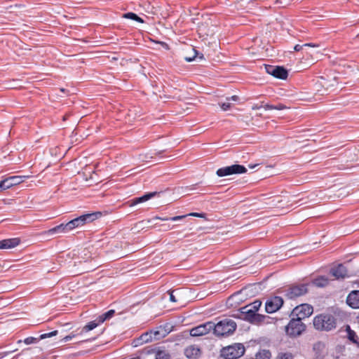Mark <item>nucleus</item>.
<instances>
[{
  "mask_svg": "<svg viewBox=\"0 0 359 359\" xmlns=\"http://www.w3.org/2000/svg\"><path fill=\"white\" fill-rule=\"evenodd\" d=\"M313 325L316 330L330 332L337 327V319L330 313H321L314 317Z\"/></svg>",
  "mask_w": 359,
  "mask_h": 359,
  "instance_id": "f257e3e1",
  "label": "nucleus"
},
{
  "mask_svg": "<svg viewBox=\"0 0 359 359\" xmlns=\"http://www.w3.org/2000/svg\"><path fill=\"white\" fill-rule=\"evenodd\" d=\"M236 323L231 319H224L215 324L212 327L213 332L219 337L229 336L233 334L236 329Z\"/></svg>",
  "mask_w": 359,
  "mask_h": 359,
  "instance_id": "f03ea898",
  "label": "nucleus"
},
{
  "mask_svg": "<svg viewBox=\"0 0 359 359\" xmlns=\"http://www.w3.org/2000/svg\"><path fill=\"white\" fill-rule=\"evenodd\" d=\"M245 353V347L242 344H234L221 350V356L224 359H237Z\"/></svg>",
  "mask_w": 359,
  "mask_h": 359,
  "instance_id": "7ed1b4c3",
  "label": "nucleus"
},
{
  "mask_svg": "<svg viewBox=\"0 0 359 359\" xmlns=\"http://www.w3.org/2000/svg\"><path fill=\"white\" fill-rule=\"evenodd\" d=\"M306 325L299 318H292L285 327V332L291 337L299 336L305 330Z\"/></svg>",
  "mask_w": 359,
  "mask_h": 359,
  "instance_id": "20e7f679",
  "label": "nucleus"
},
{
  "mask_svg": "<svg viewBox=\"0 0 359 359\" xmlns=\"http://www.w3.org/2000/svg\"><path fill=\"white\" fill-rule=\"evenodd\" d=\"M336 84L337 80L335 77L325 78L321 76L316 82L315 88L318 92L323 95L334 87Z\"/></svg>",
  "mask_w": 359,
  "mask_h": 359,
  "instance_id": "39448f33",
  "label": "nucleus"
},
{
  "mask_svg": "<svg viewBox=\"0 0 359 359\" xmlns=\"http://www.w3.org/2000/svg\"><path fill=\"white\" fill-rule=\"evenodd\" d=\"M239 318L252 323H259L264 320V316L250 310L246 306L240 309Z\"/></svg>",
  "mask_w": 359,
  "mask_h": 359,
  "instance_id": "423d86ee",
  "label": "nucleus"
},
{
  "mask_svg": "<svg viewBox=\"0 0 359 359\" xmlns=\"http://www.w3.org/2000/svg\"><path fill=\"white\" fill-rule=\"evenodd\" d=\"M247 172L245 167L241 165H232L218 169L216 174L218 177H222L235 174H242Z\"/></svg>",
  "mask_w": 359,
  "mask_h": 359,
  "instance_id": "0eeeda50",
  "label": "nucleus"
},
{
  "mask_svg": "<svg viewBox=\"0 0 359 359\" xmlns=\"http://www.w3.org/2000/svg\"><path fill=\"white\" fill-rule=\"evenodd\" d=\"M97 215H100V212H94L90 214L83 215L79 217H76L68 223L72 229V230L82 226L86 223L91 222L94 221L97 218Z\"/></svg>",
  "mask_w": 359,
  "mask_h": 359,
  "instance_id": "6e6552de",
  "label": "nucleus"
},
{
  "mask_svg": "<svg viewBox=\"0 0 359 359\" xmlns=\"http://www.w3.org/2000/svg\"><path fill=\"white\" fill-rule=\"evenodd\" d=\"M308 292V284L292 285L286 290V297L289 299H294Z\"/></svg>",
  "mask_w": 359,
  "mask_h": 359,
  "instance_id": "1a4fd4ad",
  "label": "nucleus"
},
{
  "mask_svg": "<svg viewBox=\"0 0 359 359\" xmlns=\"http://www.w3.org/2000/svg\"><path fill=\"white\" fill-rule=\"evenodd\" d=\"M313 312V308L308 304H303L296 306L292 311V315L297 318L302 320L310 316Z\"/></svg>",
  "mask_w": 359,
  "mask_h": 359,
  "instance_id": "9d476101",
  "label": "nucleus"
},
{
  "mask_svg": "<svg viewBox=\"0 0 359 359\" xmlns=\"http://www.w3.org/2000/svg\"><path fill=\"white\" fill-rule=\"evenodd\" d=\"M266 72L273 76L274 77L280 79H286L288 76V72L283 67L265 65Z\"/></svg>",
  "mask_w": 359,
  "mask_h": 359,
  "instance_id": "9b49d317",
  "label": "nucleus"
},
{
  "mask_svg": "<svg viewBox=\"0 0 359 359\" xmlns=\"http://www.w3.org/2000/svg\"><path fill=\"white\" fill-rule=\"evenodd\" d=\"M214 323L207 322L190 330V335L192 337H200L209 333L212 330Z\"/></svg>",
  "mask_w": 359,
  "mask_h": 359,
  "instance_id": "f8f14e48",
  "label": "nucleus"
},
{
  "mask_svg": "<svg viewBox=\"0 0 359 359\" xmlns=\"http://www.w3.org/2000/svg\"><path fill=\"white\" fill-rule=\"evenodd\" d=\"M283 304V300L280 297H274L269 299L265 304L266 311L272 313L278 311Z\"/></svg>",
  "mask_w": 359,
  "mask_h": 359,
  "instance_id": "ddd939ff",
  "label": "nucleus"
},
{
  "mask_svg": "<svg viewBox=\"0 0 359 359\" xmlns=\"http://www.w3.org/2000/svg\"><path fill=\"white\" fill-rule=\"evenodd\" d=\"M312 350L314 353V359H323L327 354L326 344L321 341L314 343Z\"/></svg>",
  "mask_w": 359,
  "mask_h": 359,
  "instance_id": "4468645a",
  "label": "nucleus"
},
{
  "mask_svg": "<svg viewBox=\"0 0 359 359\" xmlns=\"http://www.w3.org/2000/svg\"><path fill=\"white\" fill-rule=\"evenodd\" d=\"M330 274L336 279H344L348 277V272L346 268L343 264H339L333 267L330 270Z\"/></svg>",
  "mask_w": 359,
  "mask_h": 359,
  "instance_id": "2eb2a0df",
  "label": "nucleus"
},
{
  "mask_svg": "<svg viewBox=\"0 0 359 359\" xmlns=\"http://www.w3.org/2000/svg\"><path fill=\"white\" fill-rule=\"evenodd\" d=\"M159 334L158 331H154L151 332H146L142 334L139 338L136 339L134 341V346H137L143 344L144 343H147L152 340V334L155 337Z\"/></svg>",
  "mask_w": 359,
  "mask_h": 359,
  "instance_id": "dca6fc26",
  "label": "nucleus"
},
{
  "mask_svg": "<svg viewBox=\"0 0 359 359\" xmlns=\"http://www.w3.org/2000/svg\"><path fill=\"white\" fill-rule=\"evenodd\" d=\"M347 304L353 309H359V290L352 291L347 297Z\"/></svg>",
  "mask_w": 359,
  "mask_h": 359,
  "instance_id": "f3484780",
  "label": "nucleus"
},
{
  "mask_svg": "<svg viewBox=\"0 0 359 359\" xmlns=\"http://www.w3.org/2000/svg\"><path fill=\"white\" fill-rule=\"evenodd\" d=\"M20 243L18 238H8L0 241V249H11L18 246Z\"/></svg>",
  "mask_w": 359,
  "mask_h": 359,
  "instance_id": "a211bd4d",
  "label": "nucleus"
},
{
  "mask_svg": "<svg viewBox=\"0 0 359 359\" xmlns=\"http://www.w3.org/2000/svg\"><path fill=\"white\" fill-rule=\"evenodd\" d=\"M72 231V229L67 222V224H61L58 226H55L54 228L50 229L48 231V233L50 234L54 233H66Z\"/></svg>",
  "mask_w": 359,
  "mask_h": 359,
  "instance_id": "6ab92c4d",
  "label": "nucleus"
},
{
  "mask_svg": "<svg viewBox=\"0 0 359 359\" xmlns=\"http://www.w3.org/2000/svg\"><path fill=\"white\" fill-rule=\"evenodd\" d=\"M157 194H158V192L154 191V192H149L147 193L144 195H143L141 197L135 198L131 201V205H135L136 204L144 203L145 201H147L148 200L152 198L153 197L156 196Z\"/></svg>",
  "mask_w": 359,
  "mask_h": 359,
  "instance_id": "aec40b11",
  "label": "nucleus"
},
{
  "mask_svg": "<svg viewBox=\"0 0 359 359\" xmlns=\"http://www.w3.org/2000/svg\"><path fill=\"white\" fill-rule=\"evenodd\" d=\"M291 201L288 196H285L284 195L276 196L271 201V205L275 207H282V205L285 203H289Z\"/></svg>",
  "mask_w": 359,
  "mask_h": 359,
  "instance_id": "412c9836",
  "label": "nucleus"
},
{
  "mask_svg": "<svg viewBox=\"0 0 359 359\" xmlns=\"http://www.w3.org/2000/svg\"><path fill=\"white\" fill-rule=\"evenodd\" d=\"M260 108H264L265 110H271V109H276V110H283L285 109H288L287 106L283 104H278L276 105L271 104H265L263 106L255 105L252 107V109H259Z\"/></svg>",
  "mask_w": 359,
  "mask_h": 359,
  "instance_id": "4be33fe9",
  "label": "nucleus"
},
{
  "mask_svg": "<svg viewBox=\"0 0 359 359\" xmlns=\"http://www.w3.org/2000/svg\"><path fill=\"white\" fill-rule=\"evenodd\" d=\"M184 354L189 358H196L200 354V349L191 346L185 349Z\"/></svg>",
  "mask_w": 359,
  "mask_h": 359,
  "instance_id": "5701e85b",
  "label": "nucleus"
},
{
  "mask_svg": "<svg viewBox=\"0 0 359 359\" xmlns=\"http://www.w3.org/2000/svg\"><path fill=\"white\" fill-rule=\"evenodd\" d=\"M312 283L318 287H323L329 284V279L325 276H319L313 280Z\"/></svg>",
  "mask_w": 359,
  "mask_h": 359,
  "instance_id": "b1692460",
  "label": "nucleus"
},
{
  "mask_svg": "<svg viewBox=\"0 0 359 359\" xmlns=\"http://www.w3.org/2000/svg\"><path fill=\"white\" fill-rule=\"evenodd\" d=\"M346 330L347 332L348 339L350 341H351L353 343L359 344V342L358 340V337L356 333L351 329L349 325H346Z\"/></svg>",
  "mask_w": 359,
  "mask_h": 359,
  "instance_id": "393cba45",
  "label": "nucleus"
},
{
  "mask_svg": "<svg viewBox=\"0 0 359 359\" xmlns=\"http://www.w3.org/2000/svg\"><path fill=\"white\" fill-rule=\"evenodd\" d=\"M100 323H99V318H97L96 320L91 321L82 328L81 333L88 332L95 328Z\"/></svg>",
  "mask_w": 359,
  "mask_h": 359,
  "instance_id": "a878e982",
  "label": "nucleus"
},
{
  "mask_svg": "<svg viewBox=\"0 0 359 359\" xmlns=\"http://www.w3.org/2000/svg\"><path fill=\"white\" fill-rule=\"evenodd\" d=\"M271 353L269 350H262L256 353L255 359H270Z\"/></svg>",
  "mask_w": 359,
  "mask_h": 359,
  "instance_id": "bb28decb",
  "label": "nucleus"
},
{
  "mask_svg": "<svg viewBox=\"0 0 359 359\" xmlns=\"http://www.w3.org/2000/svg\"><path fill=\"white\" fill-rule=\"evenodd\" d=\"M123 17L125 18H127V19H131V20H135L140 23L144 22V20L134 13H125V14H123Z\"/></svg>",
  "mask_w": 359,
  "mask_h": 359,
  "instance_id": "cd10ccee",
  "label": "nucleus"
},
{
  "mask_svg": "<svg viewBox=\"0 0 359 359\" xmlns=\"http://www.w3.org/2000/svg\"><path fill=\"white\" fill-rule=\"evenodd\" d=\"M155 359H170V355L168 351L158 349Z\"/></svg>",
  "mask_w": 359,
  "mask_h": 359,
  "instance_id": "c85d7f7f",
  "label": "nucleus"
},
{
  "mask_svg": "<svg viewBox=\"0 0 359 359\" xmlns=\"http://www.w3.org/2000/svg\"><path fill=\"white\" fill-rule=\"evenodd\" d=\"M114 310H109L104 314L98 317L99 323H103L104 320L111 318L114 316Z\"/></svg>",
  "mask_w": 359,
  "mask_h": 359,
  "instance_id": "c756f323",
  "label": "nucleus"
},
{
  "mask_svg": "<svg viewBox=\"0 0 359 359\" xmlns=\"http://www.w3.org/2000/svg\"><path fill=\"white\" fill-rule=\"evenodd\" d=\"M12 181L13 186L20 184L24 181V179L28 177V176H12L10 177Z\"/></svg>",
  "mask_w": 359,
  "mask_h": 359,
  "instance_id": "7c9ffc66",
  "label": "nucleus"
},
{
  "mask_svg": "<svg viewBox=\"0 0 359 359\" xmlns=\"http://www.w3.org/2000/svg\"><path fill=\"white\" fill-rule=\"evenodd\" d=\"M262 305V302L259 300H256L250 304L246 305L248 308L250 310H252L255 313H256Z\"/></svg>",
  "mask_w": 359,
  "mask_h": 359,
  "instance_id": "2f4dec72",
  "label": "nucleus"
},
{
  "mask_svg": "<svg viewBox=\"0 0 359 359\" xmlns=\"http://www.w3.org/2000/svg\"><path fill=\"white\" fill-rule=\"evenodd\" d=\"M318 45L313 44V43H305L304 45L297 44L294 47V50L295 51H300L301 50H302L305 47H318Z\"/></svg>",
  "mask_w": 359,
  "mask_h": 359,
  "instance_id": "473e14b6",
  "label": "nucleus"
},
{
  "mask_svg": "<svg viewBox=\"0 0 359 359\" xmlns=\"http://www.w3.org/2000/svg\"><path fill=\"white\" fill-rule=\"evenodd\" d=\"M157 351H158V349L156 348H152L151 346H147L142 351V353L145 355H149V354H152V353H156Z\"/></svg>",
  "mask_w": 359,
  "mask_h": 359,
  "instance_id": "72a5a7b5",
  "label": "nucleus"
},
{
  "mask_svg": "<svg viewBox=\"0 0 359 359\" xmlns=\"http://www.w3.org/2000/svg\"><path fill=\"white\" fill-rule=\"evenodd\" d=\"M276 359H293V355L290 353H280Z\"/></svg>",
  "mask_w": 359,
  "mask_h": 359,
  "instance_id": "f704fd0d",
  "label": "nucleus"
},
{
  "mask_svg": "<svg viewBox=\"0 0 359 359\" xmlns=\"http://www.w3.org/2000/svg\"><path fill=\"white\" fill-rule=\"evenodd\" d=\"M3 183V187H4L5 190L13 187L12 181L11 180V177L6 178L1 181Z\"/></svg>",
  "mask_w": 359,
  "mask_h": 359,
  "instance_id": "c9c22d12",
  "label": "nucleus"
},
{
  "mask_svg": "<svg viewBox=\"0 0 359 359\" xmlns=\"http://www.w3.org/2000/svg\"><path fill=\"white\" fill-rule=\"evenodd\" d=\"M57 330H54V331L48 332V333L42 334L40 335L39 339H46L48 337H51L57 335Z\"/></svg>",
  "mask_w": 359,
  "mask_h": 359,
  "instance_id": "e433bc0d",
  "label": "nucleus"
},
{
  "mask_svg": "<svg viewBox=\"0 0 359 359\" xmlns=\"http://www.w3.org/2000/svg\"><path fill=\"white\" fill-rule=\"evenodd\" d=\"M191 51L193 53V55H191V57H188V56H185L184 57V60L187 62H191V61H193L196 58L197 55H198L197 50H195L194 48H191Z\"/></svg>",
  "mask_w": 359,
  "mask_h": 359,
  "instance_id": "4c0bfd02",
  "label": "nucleus"
},
{
  "mask_svg": "<svg viewBox=\"0 0 359 359\" xmlns=\"http://www.w3.org/2000/svg\"><path fill=\"white\" fill-rule=\"evenodd\" d=\"M37 341H38V339L36 338H34V337H29L26 338L24 340V342L26 344H31L37 342Z\"/></svg>",
  "mask_w": 359,
  "mask_h": 359,
  "instance_id": "58836bf2",
  "label": "nucleus"
},
{
  "mask_svg": "<svg viewBox=\"0 0 359 359\" xmlns=\"http://www.w3.org/2000/svg\"><path fill=\"white\" fill-rule=\"evenodd\" d=\"M17 349H15L13 351H6V352H3V353H0V359H8L7 358V356L8 354L13 353V352H15Z\"/></svg>",
  "mask_w": 359,
  "mask_h": 359,
  "instance_id": "ea45409f",
  "label": "nucleus"
},
{
  "mask_svg": "<svg viewBox=\"0 0 359 359\" xmlns=\"http://www.w3.org/2000/svg\"><path fill=\"white\" fill-rule=\"evenodd\" d=\"M221 108L222 109V110L224 111H226L228 109H230L231 107V104L229 102H224V103H222V104H219Z\"/></svg>",
  "mask_w": 359,
  "mask_h": 359,
  "instance_id": "a19ab883",
  "label": "nucleus"
},
{
  "mask_svg": "<svg viewBox=\"0 0 359 359\" xmlns=\"http://www.w3.org/2000/svg\"><path fill=\"white\" fill-rule=\"evenodd\" d=\"M178 291L177 290H174V291H171V292H169V294H170V300L172 302H177V299H176L175 294H174V292H177Z\"/></svg>",
  "mask_w": 359,
  "mask_h": 359,
  "instance_id": "79ce46f5",
  "label": "nucleus"
},
{
  "mask_svg": "<svg viewBox=\"0 0 359 359\" xmlns=\"http://www.w3.org/2000/svg\"><path fill=\"white\" fill-rule=\"evenodd\" d=\"M187 217V215H180V216H175V217H170V220L171 221H179V220H181L185 217Z\"/></svg>",
  "mask_w": 359,
  "mask_h": 359,
  "instance_id": "37998d69",
  "label": "nucleus"
},
{
  "mask_svg": "<svg viewBox=\"0 0 359 359\" xmlns=\"http://www.w3.org/2000/svg\"><path fill=\"white\" fill-rule=\"evenodd\" d=\"M74 337H75V334H72L67 335V336L65 337L61 340V341H62V342H67V341H68L71 340L72 339H73Z\"/></svg>",
  "mask_w": 359,
  "mask_h": 359,
  "instance_id": "c03bdc74",
  "label": "nucleus"
},
{
  "mask_svg": "<svg viewBox=\"0 0 359 359\" xmlns=\"http://www.w3.org/2000/svg\"><path fill=\"white\" fill-rule=\"evenodd\" d=\"M188 216H194V217H204V215L203 214L198 213V212H192V213L187 214V217Z\"/></svg>",
  "mask_w": 359,
  "mask_h": 359,
  "instance_id": "a18cd8bd",
  "label": "nucleus"
},
{
  "mask_svg": "<svg viewBox=\"0 0 359 359\" xmlns=\"http://www.w3.org/2000/svg\"><path fill=\"white\" fill-rule=\"evenodd\" d=\"M226 100H233V101L236 102L238 100V97L236 95H233L231 97H228Z\"/></svg>",
  "mask_w": 359,
  "mask_h": 359,
  "instance_id": "49530a36",
  "label": "nucleus"
},
{
  "mask_svg": "<svg viewBox=\"0 0 359 359\" xmlns=\"http://www.w3.org/2000/svg\"><path fill=\"white\" fill-rule=\"evenodd\" d=\"M153 219H160V220H162V221H168V220H170V218L156 217Z\"/></svg>",
  "mask_w": 359,
  "mask_h": 359,
  "instance_id": "de8ad7c7",
  "label": "nucleus"
},
{
  "mask_svg": "<svg viewBox=\"0 0 359 359\" xmlns=\"http://www.w3.org/2000/svg\"><path fill=\"white\" fill-rule=\"evenodd\" d=\"M5 190L4 187H3V183L1 181H0V191H2Z\"/></svg>",
  "mask_w": 359,
  "mask_h": 359,
  "instance_id": "09e8293b",
  "label": "nucleus"
},
{
  "mask_svg": "<svg viewBox=\"0 0 359 359\" xmlns=\"http://www.w3.org/2000/svg\"><path fill=\"white\" fill-rule=\"evenodd\" d=\"M60 91H61V92H62V93H65V88H60Z\"/></svg>",
  "mask_w": 359,
  "mask_h": 359,
  "instance_id": "8fccbe9b",
  "label": "nucleus"
},
{
  "mask_svg": "<svg viewBox=\"0 0 359 359\" xmlns=\"http://www.w3.org/2000/svg\"><path fill=\"white\" fill-rule=\"evenodd\" d=\"M95 269V266H93L92 268H90V269ZM86 269V271L90 270V269Z\"/></svg>",
  "mask_w": 359,
  "mask_h": 359,
  "instance_id": "3c124183",
  "label": "nucleus"
},
{
  "mask_svg": "<svg viewBox=\"0 0 359 359\" xmlns=\"http://www.w3.org/2000/svg\"><path fill=\"white\" fill-rule=\"evenodd\" d=\"M320 89L324 90V88H323L322 86H320Z\"/></svg>",
  "mask_w": 359,
  "mask_h": 359,
  "instance_id": "603ef678",
  "label": "nucleus"
},
{
  "mask_svg": "<svg viewBox=\"0 0 359 359\" xmlns=\"http://www.w3.org/2000/svg\"><path fill=\"white\" fill-rule=\"evenodd\" d=\"M357 319H358V323H359V315H358V316L357 317Z\"/></svg>",
  "mask_w": 359,
  "mask_h": 359,
  "instance_id": "864d4df0",
  "label": "nucleus"
}]
</instances>
